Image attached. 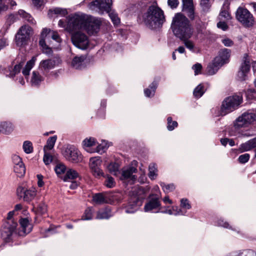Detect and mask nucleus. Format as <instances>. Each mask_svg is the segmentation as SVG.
I'll return each mask as SVG.
<instances>
[{
    "instance_id": "7ed1b4c3",
    "label": "nucleus",
    "mask_w": 256,
    "mask_h": 256,
    "mask_svg": "<svg viewBox=\"0 0 256 256\" xmlns=\"http://www.w3.org/2000/svg\"><path fill=\"white\" fill-rule=\"evenodd\" d=\"M142 21L150 29L159 28L165 22L164 12L156 4H153L149 6L147 12L142 15Z\"/></svg>"
},
{
    "instance_id": "1a4fd4ad",
    "label": "nucleus",
    "mask_w": 256,
    "mask_h": 256,
    "mask_svg": "<svg viewBox=\"0 0 256 256\" xmlns=\"http://www.w3.org/2000/svg\"><path fill=\"white\" fill-rule=\"evenodd\" d=\"M112 4V0H96L90 3L88 6L91 10L102 14L104 12H109Z\"/></svg>"
},
{
    "instance_id": "412c9836",
    "label": "nucleus",
    "mask_w": 256,
    "mask_h": 256,
    "mask_svg": "<svg viewBox=\"0 0 256 256\" xmlns=\"http://www.w3.org/2000/svg\"><path fill=\"white\" fill-rule=\"evenodd\" d=\"M86 60V56H76L72 58V66L76 69L81 68L84 66Z\"/></svg>"
},
{
    "instance_id": "6e6d98bb",
    "label": "nucleus",
    "mask_w": 256,
    "mask_h": 256,
    "mask_svg": "<svg viewBox=\"0 0 256 256\" xmlns=\"http://www.w3.org/2000/svg\"><path fill=\"white\" fill-rule=\"evenodd\" d=\"M43 160L46 165L49 164L52 160V156L48 151H44Z\"/></svg>"
},
{
    "instance_id": "72a5a7b5",
    "label": "nucleus",
    "mask_w": 256,
    "mask_h": 256,
    "mask_svg": "<svg viewBox=\"0 0 256 256\" xmlns=\"http://www.w3.org/2000/svg\"><path fill=\"white\" fill-rule=\"evenodd\" d=\"M157 88V84L154 82L149 86V88L144 90V94L147 97H151L154 96L156 90Z\"/></svg>"
},
{
    "instance_id": "5fc2aeb1",
    "label": "nucleus",
    "mask_w": 256,
    "mask_h": 256,
    "mask_svg": "<svg viewBox=\"0 0 256 256\" xmlns=\"http://www.w3.org/2000/svg\"><path fill=\"white\" fill-rule=\"evenodd\" d=\"M160 185L165 192H172L175 188V186L174 184H166L164 182H160Z\"/></svg>"
},
{
    "instance_id": "473e14b6",
    "label": "nucleus",
    "mask_w": 256,
    "mask_h": 256,
    "mask_svg": "<svg viewBox=\"0 0 256 256\" xmlns=\"http://www.w3.org/2000/svg\"><path fill=\"white\" fill-rule=\"evenodd\" d=\"M58 228V226H56L55 225H50L48 228H40V232L44 236H48L50 235L54 234L56 232V230Z\"/></svg>"
},
{
    "instance_id": "e2e57ef3",
    "label": "nucleus",
    "mask_w": 256,
    "mask_h": 256,
    "mask_svg": "<svg viewBox=\"0 0 256 256\" xmlns=\"http://www.w3.org/2000/svg\"><path fill=\"white\" fill-rule=\"evenodd\" d=\"M171 208L172 210V212H173L174 213H178L176 214V216L177 215H184L186 214V210H184L182 209H180V208H179L176 206H172Z\"/></svg>"
},
{
    "instance_id": "ddd939ff",
    "label": "nucleus",
    "mask_w": 256,
    "mask_h": 256,
    "mask_svg": "<svg viewBox=\"0 0 256 256\" xmlns=\"http://www.w3.org/2000/svg\"><path fill=\"white\" fill-rule=\"evenodd\" d=\"M250 60L248 54H245L243 57L242 62L238 72V80L244 81L248 78V74L250 70Z\"/></svg>"
},
{
    "instance_id": "2eb2a0df",
    "label": "nucleus",
    "mask_w": 256,
    "mask_h": 256,
    "mask_svg": "<svg viewBox=\"0 0 256 256\" xmlns=\"http://www.w3.org/2000/svg\"><path fill=\"white\" fill-rule=\"evenodd\" d=\"M102 160L100 157L96 156L91 158L90 160V167L92 174L96 177L104 176V174L100 168Z\"/></svg>"
},
{
    "instance_id": "dca6fc26",
    "label": "nucleus",
    "mask_w": 256,
    "mask_h": 256,
    "mask_svg": "<svg viewBox=\"0 0 256 256\" xmlns=\"http://www.w3.org/2000/svg\"><path fill=\"white\" fill-rule=\"evenodd\" d=\"M136 168L134 166L123 168L122 170L120 179L128 180L131 184L133 183L136 180V178L134 175H133V174L136 173Z\"/></svg>"
},
{
    "instance_id": "de8ad7c7",
    "label": "nucleus",
    "mask_w": 256,
    "mask_h": 256,
    "mask_svg": "<svg viewBox=\"0 0 256 256\" xmlns=\"http://www.w3.org/2000/svg\"><path fill=\"white\" fill-rule=\"evenodd\" d=\"M107 148L108 146H106V144H98L96 142V145L95 146L94 151V152H98L100 154H102L106 151Z\"/></svg>"
},
{
    "instance_id": "f3484780",
    "label": "nucleus",
    "mask_w": 256,
    "mask_h": 256,
    "mask_svg": "<svg viewBox=\"0 0 256 256\" xmlns=\"http://www.w3.org/2000/svg\"><path fill=\"white\" fill-rule=\"evenodd\" d=\"M113 216L112 210L109 206L99 209L96 214V220H108Z\"/></svg>"
},
{
    "instance_id": "4be33fe9",
    "label": "nucleus",
    "mask_w": 256,
    "mask_h": 256,
    "mask_svg": "<svg viewBox=\"0 0 256 256\" xmlns=\"http://www.w3.org/2000/svg\"><path fill=\"white\" fill-rule=\"evenodd\" d=\"M92 200L96 204H102L106 203H108L110 200L106 194L98 193L93 196Z\"/></svg>"
},
{
    "instance_id": "09e8293b",
    "label": "nucleus",
    "mask_w": 256,
    "mask_h": 256,
    "mask_svg": "<svg viewBox=\"0 0 256 256\" xmlns=\"http://www.w3.org/2000/svg\"><path fill=\"white\" fill-rule=\"evenodd\" d=\"M22 148L24 152L26 154H30L33 151L32 143L30 141L24 142Z\"/></svg>"
},
{
    "instance_id": "c756f323",
    "label": "nucleus",
    "mask_w": 256,
    "mask_h": 256,
    "mask_svg": "<svg viewBox=\"0 0 256 256\" xmlns=\"http://www.w3.org/2000/svg\"><path fill=\"white\" fill-rule=\"evenodd\" d=\"M78 176V174L76 171L72 169H69L67 170L66 175L64 177V180L70 181L74 180Z\"/></svg>"
},
{
    "instance_id": "338daca9",
    "label": "nucleus",
    "mask_w": 256,
    "mask_h": 256,
    "mask_svg": "<svg viewBox=\"0 0 256 256\" xmlns=\"http://www.w3.org/2000/svg\"><path fill=\"white\" fill-rule=\"evenodd\" d=\"M222 42L226 46H232L234 45V42L229 38H224L222 40Z\"/></svg>"
},
{
    "instance_id": "c9c22d12",
    "label": "nucleus",
    "mask_w": 256,
    "mask_h": 256,
    "mask_svg": "<svg viewBox=\"0 0 256 256\" xmlns=\"http://www.w3.org/2000/svg\"><path fill=\"white\" fill-rule=\"evenodd\" d=\"M57 139V136H54L50 138L46 142V144L44 148V151H48L53 148L56 142Z\"/></svg>"
},
{
    "instance_id": "0e129e2a",
    "label": "nucleus",
    "mask_w": 256,
    "mask_h": 256,
    "mask_svg": "<svg viewBox=\"0 0 256 256\" xmlns=\"http://www.w3.org/2000/svg\"><path fill=\"white\" fill-rule=\"evenodd\" d=\"M250 158V154H244L240 155L238 158V160L240 163L244 164Z\"/></svg>"
},
{
    "instance_id": "f257e3e1",
    "label": "nucleus",
    "mask_w": 256,
    "mask_h": 256,
    "mask_svg": "<svg viewBox=\"0 0 256 256\" xmlns=\"http://www.w3.org/2000/svg\"><path fill=\"white\" fill-rule=\"evenodd\" d=\"M100 22L94 18L81 12L69 15L67 18L66 30L72 32L81 30L87 26L94 27V32L98 29Z\"/></svg>"
},
{
    "instance_id": "a18cd8bd",
    "label": "nucleus",
    "mask_w": 256,
    "mask_h": 256,
    "mask_svg": "<svg viewBox=\"0 0 256 256\" xmlns=\"http://www.w3.org/2000/svg\"><path fill=\"white\" fill-rule=\"evenodd\" d=\"M29 38L25 36H22L19 34H16V42L18 46H22L25 45Z\"/></svg>"
},
{
    "instance_id": "052dcab7",
    "label": "nucleus",
    "mask_w": 256,
    "mask_h": 256,
    "mask_svg": "<svg viewBox=\"0 0 256 256\" xmlns=\"http://www.w3.org/2000/svg\"><path fill=\"white\" fill-rule=\"evenodd\" d=\"M182 10L188 15L190 18L191 20L194 19L195 17V14L194 12V6L192 8H184Z\"/></svg>"
},
{
    "instance_id": "bb28decb",
    "label": "nucleus",
    "mask_w": 256,
    "mask_h": 256,
    "mask_svg": "<svg viewBox=\"0 0 256 256\" xmlns=\"http://www.w3.org/2000/svg\"><path fill=\"white\" fill-rule=\"evenodd\" d=\"M218 18L220 20H228L230 19V16L228 11V5L224 4L219 14Z\"/></svg>"
},
{
    "instance_id": "9d476101",
    "label": "nucleus",
    "mask_w": 256,
    "mask_h": 256,
    "mask_svg": "<svg viewBox=\"0 0 256 256\" xmlns=\"http://www.w3.org/2000/svg\"><path fill=\"white\" fill-rule=\"evenodd\" d=\"M236 17L246 26H252L254 24V20L252 15L246 8H239L236 12Z\"/></svg>"
},
{
    "instance_id": "c03bdc74",
    "label": "nucleus",
    "mask_w": 256,
    "mask_h": 256,
    "mask_svg": "<svg viewBox=\"0 0 256 256\" xmlns=\"http://www.w3.org/2000/svg\"><path fill=\"white\" fill-rule=\"evenodd\" d=\"M204 92V86L202 84H198L194 90L193 94L194 97L200 98Z\"/></svg>"
},
{
    "instance_id": "49530a36",
    "label": "nucleus",
    "mask_w": 256,
    "mask_h": 256,
    "mask_svg": "<svg viewBox=\"0 0 256 256\" xmlns=\"http://www.w3.org/2000/svg\"><path fill=\"white\" fill-rule=\"evenodd\" d=\"M35 209L36 214L42 215L45 214L47 211V207L44 202L40 203Z\"/></svg>"
},
{
    "instance_id": "0eeeda50",
    "label": "nucleus",
    "mask_w": 256,
    "mask_h": 256,
    "mask_svg": "<svg viewBox=\"0 0 256 256\" xmlns=\"http://www.w3.org/2000/svg\"><path fill=\"white\" fill-rule=\"evenodd\" d=\"M72 41L74 46L80 49L86 50L90 48V41L87 36L78 31L72 35Z\"/></svg>"
},
{
    "instance_id": "7c9ffc66",
    "label": "nucleus",
    "mask_w": 256,
    "mask_h": 256,
    "mask_svg": "<svg viewBox=\"0 0 256 256\" xmlns=\"http://www.w3.org/2000/svg\"><path fill=\"white\" fill-rule=\"evenodd\" d=\"M249 124L245 121L244 118L241 115L234 122V128L238 130L242 128L246 127Z\"/></svg>"
},
{
    "instance_id": "6e6552de",
    "label": "nucleus",
    "mask_w": 256,
    "mask_h": 256,
    "mask_svg": "<svg viewBox=\"0 0 256 256\" xmlns=\"http://www.w3.org/2000/svg\"><path fill=\"white\" fill-rule=\"evenodd\" d=\"M143 193V190H141L140 188L138 192H135L134 190L132 191V194L134 196L131 198L130 201L124 208L126 213H134L139 208L142 204L141 199L142 198L140 195Z\"/></svg>"
},
{
    "instance_id": "4c0bfd02",
    "label": "nucleus",
    "mask_w": 256,
    "mask_h": 256,
    "mask_svg": "<svg viewBox=\"0 0 256 256\" xmlns=\"http://www.w3.org/2000/svg\"><path fill=\"white\" fill-rule=\"evenodd\" d=\"M18 215V214H16L12 210L9 212L6 218V222L8 224H17L16 220V216Z\"/></svg>"
},
{
    "instance_id": "6ab92c4d",
    "label": "nucleus",
    "mask_w": 256,
    "mask_h": 256,
    "mask_svg": "<svg viewBox=\"0 0 256 256\" xmlns=\"http://www.w3.org/2000/svg\"><path fill=\"white\" fill-rule=\"evenodd\" d=\"M83 147L84 150L90 153H94V150L96 145V141L94 138H85L82 142Z\"/></svg>"
},
{
    "instance_id": "603ef678",
    "label": "nucleus",
    "mask_w": 256,
    "mask_h": 256,
    "mask_svg": "<svg viewBox=\"0 0 256 256\" xmlns=\"http://www.w3.org/2000/svg\"><path fill=\"white\" fill-rule=\"evenodd\" d=\"M115 184L116 182L112 176H106L104 182V185L108 188H112L115 186Z\"/></svg>"
},
{
    "instance_id": "8fccbe9b",
    "label": "nucleus",
    "mask_w": 256,
    "mask_h": 256,
    "mask_svg": "<svg viewBox=\"0 0 256 256\" xmlns=\"http://www.w3.org/2000/svg\"><path fill=\"white\" fill-rule=\"evenodd\" d=\"M49 12L54 13L56 14H60L62 16H66L68 12L66 9L60 8H56L49 10Z\"/></svg>"
},
{
    "instance_id": "69168bd1",
    "label": "nucleus",
    "mask_w": 256,
    "mask_h": 256,
    "mask_svg": "<svg viewBox=\"0 0 256 256\" xmlns=\"http://www.w3.org/2000/svg\"><path fill=\"white\" fill-rule=\"evenodd\" d=\"M192 68L194 70L195 75H198L200 74L202 69V66L200 64L197 63L194 64Z\"/></svg>"
},
{
    "instance_id": "393cba45",
    "label": "nucleus",
    "mask_w": 256,
    "mask_h": 256,
    "mask_svg": "<svg viewBox=\"0 0 256 256\" xmlns=\"http://www.w3.org/2000/svg\"><path fill=\"white\" fill-rule=\"evenodd\" d=\"M94 209L92 207L87 208L84 214L81 219L76 220L74 222H79L82 220H90L94 218Z\"/></svg>"
},
{
    "instance_id": "aec40b11",
    "label": "nucleus",
    "mask_w": 256,
    "mask_h": 256,
    "mask_svg": "<svg viewBox=\"0 0 256 256\" xmlns=\"http://www.w3.org/2000/svg\"><path fill=\"white\" fill-rule=\"evenodd\" d=\"M14 124L10 122H0V133L4 134H10L14 130Z\"/></svg>"
},
{
    "instance_id": "f704fd0d",
    "label": "nucleus",
    "mask_w": 256,
    "mask_h": 256,
    "mask_svg": "<svg viewBox=\"0 0 256 256\" xmlns=\"http://www.w3.org/2000/svg\"><path fill=\"white\" fill-rule=\"evenodd\" d=\"M190 38H180V39L183 42L184 46L187 48L192 52H194L196 50V46L194 42L192 40H189Z\"/></svg>"
},
{
    "instance_id": "e433bc0d",
    "label": "nucleus",
    "mask_w": 256,
    "mask_h": 256,
    "mask_svg": "<svg viewBox=\"0 0 256 256\" xmlns=\"http://www.w3.org/2000/svg\"><path fill=\"white\" fill-rule=\"evenodd\" d=\"M234 256H256V252L252 250H246L236 252Z\"/></svg>"
},
{
    "instance_id": "bf43d9fd",
    "label": "nucleus",
    "mask_w": 256,
    "mask_h": 256,
    "mask_svg": "<svg viewBox=\"0 0 256 256\" xmlns=\"http://www.w3.org/2000/svg\"><path fill=\"white\" fill-rule=\"evenodd\" d=\"M109 16L114 24H118L120 22V20L116 13L114 12H108Z\"/></svg>"
},
{
    "instance_id": "a211bd4d",
    "label": "nucleus",
    "mask_w": 256,
    "mask_h": 256,
    "mask_svg": "<svg viewBox=\"0 0 256 256\" xmlns=\"http://www.w3.org/2000/svg\"><path fill=\"white\" fill-rule=\"evenodd\" d=\"M230 50L224 48L219 52V54L214 59L216 62H218L221 66L226 64L229 61Z\"/></svg>"
},
{
    "instance_id": "9b49d317",
    "label": "nucleus",
    "mask_w": 256,
    "mask_h": 256,
    "mask_svg": "<svg viewBox=\"0 0 256 256\" xmlns=\"http://www.w3.org/2000/svg\"><path fill=\"white\" fill-rule=\"evenodd\" d=\"M162 208L160 198L156 195L151 194L144 206V210L146 212H160Z\"/></svg>"
},
{
    "instance_id": "c85d7f7f",
    "label": "nucleus",
    "mask_w": 256,
    "mask_h": 256,
    "mask_svg": "<svg viewBox=\"0 0 256 256\" xmlns=\"http://www.w3.org/2000/svg\"><path fill=\"white\" fill-rule=\"evenodd\" d=\"M32 32V29L31 27L27 25H24L20 28L18 34H19L22 36H26V38H30Z\"/></svg>"
},
{
    "instance_id": "4d7b16f0",
    "label": "nucleus",
    "mask_w": 256,
    "mask_h": 256,
    "mask_svg": "<svg viewBox=\"0 0 256 256\" xmlns=\"http://www.w3.org/2000/svg\"><path fill=\"white\" fill-rule=\"evenodd\" d=\"M12 160L14 166H18L20 164L22 165V164H24L22 161V158L16 154H14L12 156Z\"/></svg>"
},
{
    "instance_id": "a878e982",
    "label": "nucleus",
    "mask_w": 256,
    "mask_h": 256,
    "mask_svg": "<svg viewBox=\"0 0 256 256\" xmlns=\"http://www.w3.org/2000/svg\"><path fill=\"white\" fill-rule=\"evenodd\" d=\"M222 66L220 63L216 62V60L214 59L213 62L208 65L206 68L207 73L209 75H213L218 72Z\"/></svg>"
},
{
    "instance_id": "13d9d810",
    "label": "nucleus",
    "mask_w": 256,
    "mask_h": 256,
    "mask_svg": "<svg viewBox=\"0 0 256 256\" xmlns=\"http://www.w3.org/2000/svg\"><path fill=\"white\" fill-rule=\"evenodd\" d=\"M191 208L190 204L188 200L182 198L180 200V209L182 210H187L190 209Z\"/></svg>"
},
{
    "instance_id": "ea45409f",
    "label": "nucleus",
    "mask_w": 256,
    "mask_h": 256,
    "mask_svg": "<svg viewBox=\"0 0 256 256\" xmlns=\"http://www.w3.org/2000/svg\"><path fill=\"white\" fill-rule=\"evenodd\" d=\"M148 176L151 180H154L157 176V168L155 164H150L148 168Z\"/></svg>"
},
{
    "instance_id": "4468645a",
    "label": "nucleus",
    "mask_w": 256,
    "mask_h": 256,
    "mask_svg": "<svg viewBox=\"0 0 256 256\" xmlns=\"http://www.w3.org/2000/svg\"><path fill=\"white\" fill-rule=\"evenodd\" d=\"M64 154L66 158L72 162L77 163L82 160L80 152L74 146L67 147Z\"/></svg>"
},
{
    "instance_id": "423d86ee",
    "label": "nucleus",
    "mask_w": 256,
    "mask_h": 256,
    "mask_svg": "<svg viewBox=\"0 0 256 256\" xmlns=\"http://www.w3.org/2000/svg\"><path fill=\"white\" fill-rule=\"evenodd\" d=\"M36 194L34 188H28L26 184L19 186L16 190V196L18 199L30 202L33 200Z\"/></svg>"
},
{
    "instance_id": "79ce46f5",
    "label": "nucleus",
    "mask_w": 256,
    "mask_h": 256,
    "mask_svg": "<svg viewBox=\"0 0 256 256\" xmlns=\"http://www.w3.org/2000/svg\"><path fill=\"white\" fill-rule=\"evenodd\" d=\"M18 14L22 18L25 19L30 24H36V22L33 18L29 14L26 12L24 10H20L18 11Z\"/></svg>"
},
{
    "instance_id": "5701e85b",
    "label": "nucleus",
    "mask_w": 256,
    "mask_h": 256,
    "mask_svg": "<svg viewBox=\"0 0 256 256\" xmlns=\"http://www.w3.org/2000/svg\"><path fill=\"white\" fill-rule=\"evenodd\" d=\"M246 122L248 124L253 122L256 120V110H248L242 114Z\"/></svg>"
},
{
    "instance_id": "f03ea898",
    "label": "nucleus",
    "mask_w": 256,
    "mask_h": 256,
    "mask_svg": "<svg viewBox=\"0 0 256 256\" xmlns=\"http://www.w3.org/2000/svg\"><path fill=\"white\" fill-rule=\"evenodd\" d=\"M171 28L174 36L178 38H191L192 35L189 20L180 13H177L173 18Z\"/></svg>"
},
{
    "instance_id": "864d4df0",
    "label": "nucleus",
    "mask_w": 256,
    "mask_h": 256,
    "mask_svg": "<svg viewBox=\"0 0 256 256\" xmlns=\"http://www.w3.org/2000/svg\"><path fill=\"white\" fill-rule=\"evenodd\" d=\"M168 126L167 128L168 130H172L178 126V122L176 121H172L171 117H168L167 119Z\"/></svg>"
},
{
    "instance_id": "b1692460",
    "label": "nucleus",
    "mask_w": 256,
    "mask_h": 256,
    "mask_svg": "<svg viewBox=\"0 0 256 256\" xmlns=\"http://www.w3.org/2000/svg\"><path fill=\"white\" fill-rule=\"evenodd\" d=\"M44 78L37 71H34L32 73L30 82L32 86H38L44 80Z\"/></svg>"
},
{
    "instance_id": "a19ab883",
    "label": "nucleus",
    "mask_w": 256,
    "mask_h": 256,
    "mask_svg": "<svg viewBox=\"0 0 256 256\" xmlns=\"http://www.w3.org/2000/svg\"><path fill=\"white\" fill-rule=\"evenodd\" d=\"M14 172L18 177H22L24 176L26 172V168L24 164L14 166Z\"/></svg>"
},
{
    "instance_id": "f8f14e48",
    "label": "nucleus",
    "mask_w": 256,
    "mask_h": 256,
    "mask_svg": "<svg viewBox=\"0 0 256 256\" xmlns=\"http://www.w3.org/2000/svg\"><path fill=\"white\" fill-rule=\"evenodd\" d=\"M60 63L58 58L42 60L39 64L38 68L44 75H47L50 70L54 69Z\"/></svg>"
},
{
    "instance_id": "20e7f679",
    "label": "nucleus",
    "mask_w": 256,
    "mask_h": 256,
    "mask_svg": "<svg viewBox=\"0 0 256 256\" xmlns=\"http://www.w3.org/2000/svg\"><path fill=\"white\" fill-rule=\"evenodd\" d=\"M32 228V225H4L1 232L2 238L6 242L11 240L14 235L24 236L30 233Z\"/></svg>"
},
{
    "instance_id": "3c124183",
    "label": "nucleus",
    "mask_w": 256,
    "mask_h": 256,
    "mask_svg": "<svg viewBox=\"0 0 256 256\" xmlns=\"http://www.w3.org/2000/svg\"><path fill=\"white\" fill-rule=\"evenodd\" d=\"M108 169L110 173L114 175H116L117 173L118 172V165L116 163H110L108 166Z\"/></svg>"
},
{
    "instance_id": "774afa93",
    "label": "nucleus",
    "mask_w": 256,
    "mask_h": 256,
    "mask_svg": "<svg viewBox=\"0 0 256 256\" xmlns=\"http://www.w3.org/2000/svg\"><path fill=\"white\" fill-rule=\"evenodd\" d=\"M178 4V0H168V4L172 9L176 8Z\"/></svg>"
},
{
    "instance_id": "2f4dec72",
    "label": "nucleus",
    "mask_w": 256,
    "mask_h": 256,
    "mask_svg": "<svg viewBox=\"0 0 256 256\" xmlns=\"http://www.w3.org/2000/svg\"><path fill=\"white\" fill-rule=\"evenodd\" d=\"M23 65L24 62H20L19 64H16L12 70H10L9 74H6V76L14 78V77L20 73V70Z\"/></svg>"
},
{
    "instance_id": "cd10ccee",
    "label": "nucleus",
    "mask_w": 256,
    "mask_h": 256,
    "mask_svg": "<svg viewBox=\"0 0 256 256\" xmlns=\"http://www.w3.org/2000/svg\"><path fill=\"white\" fill-rule=\"evenodd\" d=\"M36 60V57H33L30 60L28 61L26 65L25 68L22 70V74L26 78L30 74V72L34 67Z\"/></svg>"
},
{
    "instance_id": "39448f33",
    "label": "nucleus",
    "mask_w": 256,
    "mask_h": 256,
    "mask_svg": "<svg viewBox=\"0 0 256 256\" xmlns=\"http://www.w3.org/2000/svg\"><path fill=\"white\" fill-rule=\"evenodd\" d=\"M242 96L234 95L228 96L223 101L220 110V114L224 116L236 109L242 102Z\"/></svg>"
},
{
    "instance_id": "58836bf2",
    "label": "nucleus",
    "mask_w": 256,
    "mask_h": 256,
    "mask_svg": "<svg viewBox=\"0 0 256 256\" xmlns=\"http://www.w3.org/2000/svg\"><path fill=\"white\" fill-rule=\"evenodd\" d=\"M196 29L198 38L202 40L205 38L208 34V32L206 30L204 26L202 25L200 26H198Z\"/></svg>"
},
{
    "instance_id": "37998d69",
    "label": "nucleus",
    "mask_w": 256,
    "mask_h": 256,
    "mask_svg": "<svg viewBox=\"0 0 256 256\" xmlns=\"http://www.w3.org/2000/svg\"><path fill=\"white\" fill-rule=\"evenodd\" d=\"M39 44L42 48L43 52L46 54H50L52 53V50L51 48L48 47L46 44L44 38L40 37Z\"/></svg>"
},
{
    "instance_id": "680f3d73",
    "label": "nucleus",
    "mask_w": 256,
    "mask_h": 256,
    "mask_svg": "<svg viewBox=\"0 0 256 256\" xmlns=\"http://www.w3.org/2000/svg\"><path fill=\"white\" fill-rule=\"evenodd\" d=\"M66 169V166L62 164H58L55 167L56 172L58 174H63Z\"/></svg>"
}]
</instances>
